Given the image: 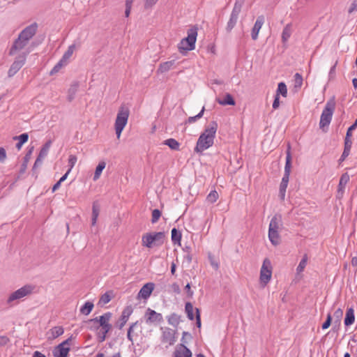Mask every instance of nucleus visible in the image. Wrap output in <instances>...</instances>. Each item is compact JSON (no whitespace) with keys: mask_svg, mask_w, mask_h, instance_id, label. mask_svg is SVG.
I'll return each mask as SVG.
<instances>
[{"mask_svg":"<svg viewBox=\"0 0 357 357\" xmlns=\"http://www.w3.org/2000/svg\"><path fill=\"white\" fill-rule=\"evenodd\" d=\"M307 255H304L303 259L301 260L298 266L296 268V272L298 274L302 273L304 271V269L307 265Z\"/></svg>","mask_w":357,"mask_h":357,"instance_id":"obj_39","label":"nucleus"},{"mask_svg":"<svg viewBox=\"0 0 357 357\" xmlns=\"http://www.w3.org/2000/svg\"><path fill=\"white\" fill-rule=\"evenodd\" d=\"M162 334L161 337L162 342L168 345H173L176 341V331L169 328H161Z\"/></svg>","mask_w":357,"mask_h":357,"instance_id":"obj_12","label":"nucleus"},{"mask_svg":"<svg viewBox=\"0 0 357 357\" xmlns=\"http://www.w3.org/2000/svg\"><path fill=\"white\" fill-rule=\"evenodd\" d=\"M137 322L133 323L128 330L127 337L132 343L133 342L132 337L131 335V333L133 331L134 328L137 326Z\"/></svg>","mask_w":357,"mask_h":357,"instance_id":"obj_50","label":"nucleus"},{"mask_svg":"<svg viewBox=\"0 0 357 357\" xmlns=\"http://www.w3.org/2000/svg\"><path fill=\"white\" fill-rule=\"evenodd\" d=\"M129 114L130 111L127 107L123 105L119 108L114 124L115 132L118 139L120 138L121 132L128 123Z\"/></svg>","mask_w":357,"mask_h":357,"instance_id":"obj_5","label":"nucleus"},{"mask_svg":"<svg viewBox=\"0 0 357 357\" xmlns=\"http://www.w3.org/2000/svg\"><path fill=\"white\" fill-rule=\"evenodd\" d=\"M292 33V24H287L283 29L282 33V41L283 43H286Z\"/></svg>","mask_w":357,"mask_h":357,"instance_id":"obj_24","label":"nucleus"},{"mask_svg":"<svg viewBox=\"0 0 357 357\" xmlns=\"http://www.w3.org/2000/svg\"><path fill=\"white\" fill-rule=\"evenodd\" d=\"M217 101L220 105H234L235 101L233 98V97L229 94L227 93L222 96H219L217 98Z\"/></svg>","mask_w":357,"mask_h":357,"instance_id":"obj_21","label":"nucleus"},{"mask_svg":"<svg viewBox=\"0 0 357 357\" xmlns=\"http://www.w3.org/2000/svg\"><path fill=\"white\" fill-rule=\"evenodd\" d=\"M204 107L202 108V109L200 111V112L198 114H197L194 116L189 117L187 120V123H195L197 120H198L202 117V116L204 114Z\"/></svg>","mask_w":357,"mask_h":357,"instance_id":"obj_42","label":"nucleus"},{"mask_svg":"<svg viewBox=\"0 0 357 357\" xmlns=\"http://www.w3.org/2000/svg\"><path fill=\"white\" fill-rule=\"evenodd\" d=\"M196 310V324L198 328L201 327V318L200 313L198 308H195Z\"/></svg>","mask_w":357,"mask_h":357,"instance_id":"obj_54","label":"nucleus"},{"mask_svg":"<svg viewBox=\"0 0 357 357\" xmlns=\"http://www.w3.org/2000/svg\"><path fill=\"white\" fill-rule=\"evenodd\" d=\"M29 51H27L19 55L17 59L13 63L8 70L9 77L15 75L20 70V69L24 65L26 60V56L29 54Z\"/></svg>","mask_w":357,"mask_h":357,"instance_id":"obj_11","label":"nucleus"},{"mask_svg":"<svg viewBox=\"0 0 357 357\" xmlns=\"http://www.w3.org/2000/svg\"><path fill=\"white\" fill-rule=\"evenodd\" d=\"M6 158V153L3 148H0V161L3 162Z\"/></svg>","mask_w":357,"mask_h":357,"instance_id":"obj_55","label":"nucleus"},{"mask_svg":"<svg viewBox=\"0 0 357 357\" xmlns=\"http://www.w3.org/2000/svg\"><path fill=\"white\" fill-rule=\"evenodd\" d=\"M75 50V45H70L68 47V50H66V52L63 54L61 59H63L66 63H68V61L70 59V57L72 56V55L73 54Z\"/></svg>","mask_w":357,"mask_h":357,"instance_id":"obj_31","label":"nucleus"},{"mask_svg":"<svg viewBox=\"0 0 357 357\" xmlns=\"http://www.w3.org/2000/svg\"><path fill=\"white\" fill-rule=\"evenodd\" d=\"M71 340H72V336H70L69 338H68L67 340H64L63 342H62L59 344H62V347H69V345L70 344Z\"/></svg>","mask_w":357,"mask_h":357,"instance_id":"obj_58","label":"nucleus"},{"mask_svg":"<svg viewBox=\"0 0 357 357\" xmlns=\"http://www.w3.org/2000/svg\"><path fill=\"white\" fill-rule=\"evenodd\" d=\"M164 144L168 146L172 150H178L180 144L174 139L170 138L164 142Z\"/></svg>","mask_w":357,"mask_h":357,"instance_id":"obj_32","label":"nucleus"},{"mask_svg":"<svg viewBox=\"0 0 357 357\" xmlns=\"http://www.w3.org/2000/svg\"><path fill=\"white\" fill-rule=\"evenodd\" d=\"M111 301V296L109 294H104L100 298L99 303L102 305H105Z\"/></svg>","mask_w":357,"mask_h":357,"instance_id":"obj_46","label":"nucleus"},{"mask_svg":"<svg viewBox=\"0 0 357 357\" xmlns=\"http://www.w3.org/2000/svg\"><path fill=\"white\" fill-rule=\"evenodd\" d=\"M331 314H328L327 315V318H326V320L325 321V322L322 324V329L325 330V329H327L328 328H329L331 324Z\"/></svg>","mask_w":357,"mask_h":357,"instance_id":"obj_51","label":"nucleus"},{"mask_svg":"<svg viewBox=\"0 0 357 357\" xmlns=\"http://www.w3.org/2000/svg\"><path fill=\"white\" fill-rule=\"evenodd\" d=\"M70 347H62V344H59L52 351L54 357H68L70 351Z\"/></svg>","mask_w":357,"mask_h":357,"instance_id":"obj_20","label":"nucleus"},{"mask_svg":"<svg viewBox=\"0 0 357 357\" xmlns=\"http://www.w3.org/2000/svg\"><path fill=\"white\" fill-rule=\"evenodd\" d=\"M356 10H357V0H355L351 3L348 11L349 13H351Z\"/></svg>","mask_w":357,"mask_h":357,"instance_id":"obj_56","label":"nucleus"},{"mask_svg":"<svg viewBox=\"0 0 357 357\" xmlns=\"http://www.w3.org/2000/svg\"><path fill=\"white\" fill-rule=\"evenodd\" d=\"M68 64L63 59H60L59 61L54 66V67L52 69L50 74L53 75L54 73H58L63 67L66 66Z\"/></svg>","mask_w":357,"mask_h":357,"instance_id":"obj_38","label":"nucleus"},{"mask_svg":"<svg viewBox=\"0 0 357 357\" xmlns=\"http://www.w3.org/2000/svg\"><path fill=\"white\" fill-rule=\"evenodd\" d=\"M13 140H18V142L16 144V148L18 151L22 149V146L24 144H25L29 139L28 133H22L19 136L13 137Z\"/></svg>","mask_w":357,"mask_h":357,"instance_id":"obj_22","label":"nucleus"},{"mask_svg":"<svg viewBox=\"0 0 357 357\" xmlns=\"http://www.w3.org/2000/svg\"><path fill=\"white\" fill-rule=\"evenodd\" d=\"M167 321L169 324L173 326H176L180 322V317L178 314L173 313L167 317Z\"/></svg>","mask_w":357,"mask_h":357,"instance_id":"obj_34","label":"nucleus"},{"mask_svg":"<svg viewBox=\"0 0 357 357\" xmlns=\"http://www.w3.org/2000/svg\"><path fill=\"white\" fill-rule=\"evenodd\" d=\"M132 312V307L128 306L126 307L123 311L122 312V314L121 316V318L119 319V324L118 325L119 328L121 329L125 326L126 322L128 321L129 317Z\"/></svg>","mask_w":357,"mask_h":357,"instance_id":"obj_18","label":"nucleus"},{"mask_svg":"<svg viewBox=\"0 0 357 357\" xmlns=\"http://www.w3.org/2000/svg\"><path fill=\"white\" fill-rule=\"evenodd\" d=\"M144 317L147 324H159L163 320L162 315L160 313H158L150 308L146 310Z\"/></svg>","mask_w":357,"mask_h":357,"instance_id":"obj_13","label":"nucleus"},{"mask_svg":"<svg viewBox=\"0 0 357 357\" xmlns=\"http://www.w3.org/2000/svg\"><path fill=\"white\" fill-rule=\"evenodd\" d=\"M161 216V212L158 209H154L152 211V218H151V222L155 223L158 221L159 218Z\"/></svg>","mask_w":357,"mask_h":357,"instance_id":"obj_43","label":"nucleus"},{"mask_svg":"<svg viewBox=\"0 0 357 357\" xmlns=\"http://www.w3.org/2000/svg\"><path fill=\"white\" fill-rule=\"evenodd\" d=\"M280 102L282 103L283 100H281V97H280L279 95L275 94V96H274V101H273V105H272L273 109H278Z\"/></svg>","mask_w":357,"mask_h":357,"instance_id":"obj_45","label":"nucleus"},{"mask_svg":"<svg viewBox=\"0 0 357 357\" xmlns=\"http://www.w3.org/2000/svg\"><path fill=\"white\" fill-rule=\"evenodd\" d=\"M70 172V170H68V171H67V172L60 178V179L59 180V181L61 183L62 182H63V181L67 178L68 175V174H69Z\"/></svg>","mask_w":357,"mask_h":357,"instance_id":"obj_61","label":"nucleus"},{"mask_svg":"<svg viewBox=\"0 0 357 357\" xmlns=\"http://www.w3.org/2000/svg\"><path fill=\"white\" fill-rule=\"evenodd\" d=\"M165 234L163 232H152L144 234L142 237V245L148 248L158 246L163 243Z\"/></svg>","mask_w":357,"mask_h":357,"instance_id":"obj_7","label":"nucleus"},{"mask_svg":"<svg viewBox=\"0 0 357 357\" xmlns=\"http://www.w3.org/2000/svg\"><path fill=\"white\" fill-rule=\"evenodd\" d=\"M218 129V124L215 121H212L206 127L204 131L200 135L197 142L195 151L197 153H202L213 146L215 133Z\"/></svg>","mask_w":357,"mask_h":357,"instance_id":"obj_2","label":"nucleus"},{"mask_svg":"<svg viewBox=\"0 0 357 357\" xmlns=\"http://www.w3.org/2000/svg\"><path fill=\"white\" fill-rule=\"evenodd\" d=\"M174 65H175L174 60L162 62V63H160V65L158 66V68L157 69V73L158 74L165 73L169 71L171 69H172L174 68Z\"/></svg>","mask_w":357,"mask_h":357,"instance_id":"obj_19","label":"nucleus"},{"mask_svg":"<svg viewBox=\"0 0 357 357\" xmlns=\"http://www.w3.org/2000/svg\"><path fill=\"white\" fill-rule=\"evenodd\" d=\"M288 184L281 182L280 185V193L283 199L285 195L286 189L287 188Z\"/></svg>","mask_w":357,"mask_h":357,"instance_id":"obj_52","label":"nucleus"},{"mask_svg":"<svg viewBox=\"0 0 357 357\" xmlns=\"http://www.w3.org/2000/svg\"><path fill=\"white\" fill-rule=\"evenodd\" d=\"M349 181V175L347 173H344L343 174H342V176L340 178V181H339V184H338L337 190V193H336V198L337 199H342L344 194L346 185Z\"/></svg>","mask_w":357,"mask_h":357,"instance_id":"obj_14","label":"nucleus"},{"mask_svg":"<svg viewBox=\"0 0 357 357\" xmlns=\"http://www.w3.org/2000/svg\"><path fill=\"white\" fill-rule=\"evenodd\" d=\"M111 318L112 313L108 312L98 317L90 319L89 321L98 324V326H95L96 329L98 330L100 328V331H103L105 333H108L112 327V324L109 323Z\"/></svg>","mask_w":357,"mask_h":357,"instance_id":"obj_9","label":"nucleus"},{"mask_svg":"<svg viewBox=\"0 0 357 357\" xmlns=\"http://www.w3.org/2000/svg\"><path fill=\"white\" fill-rule=\"evenodd\" d=\"M100 212V206L97 202H94L92 207V219L91 224L92 225H95L97 221V219L99 215Z\"/></svg>","mask_w":357,"mask_h":357,"instance_id":"obj_27","label":"nucleus"},{"mask_svg":"<svg viewBox=\"0 0 357 357\" xmlns=\"http://www.w3.org/2000/svg\"><path fill=\"white\" fill-rule=\"evenodd\" d=\"M187 317L190 320H194L195 317L193 314L194 307L191 303H186L185 307Z\"/></svg>","mask_w":357,"mask_h":357,"instance_id":"obj_36","label":"nucleus"},{"mask_svg":"<svg viewBox=\"0 0 357 357\" xmlns=\"http://www.w3.org/2000/svg\"><path fill=\"white\" fill-rule=\"evenodd\" d=\"M187 37L183 38L178 44V49L181 53L193 50L195 48V43L197 37V29L195 27L188 30Z\"/></svg>","mask_w":357,"mask_h":357,"instance_id":"obj_4","label":"nucleus"},{"mask_svg":"<svg viewBox=\"0 0 357 357\" xmlns=\"http://www.w3.org/2000/svg\"><path fill=\"white\" fill-rule=\"evenodd\" d=\"M107 334V333H105V331H100L98 333V337L99 341L100 342H104L105 340Z\"/></svg>","mask_w":357,"mask_h":357,"instance_id":"obj_53","label":"nucleus"},{"mask_svg":"<svg viewBox=\"0 0 357 357\" xmlns=\"http://www.w3.org/2000/svg\"><path fill=\"white\" fill-rule=\"evenodd\" d=\"M272 277V265L271 261L266 258L262 264L260 270L259 280L263 287H265L271 280Z\"/></svg>","mask_w":357,"mask_h":357,"instance_id":"obj_10","label":"nucleus"},{"mask_svg":"<svg viewBox=\"0 0 357 357\" xmlns=\"http://www.w3.org/2000/svg\"><path fill=\"white\" fill-rule=\"evenodd\" d=\"M357 128V119L355 120V122L353 125H351L347 130L346 134V139H350V137L352 135V131Z\"/></svg>","mask_w":357,"mask_h":357,"instance_id":"obj_44","label":"nucleus"},{"mask_svg":"<svg viewBox=\"0 0 357 357\" xmlns=\"http://www.w3.org/2000/svg\"><path fill=\"white\" fill-rule=\"evenodd\" d=\"M77 157L74 155H70L69 156V158H68V166H69V169L68 170H70V172L71 171V169L73 168V167L75 166L76 162H77Z\"/></svg>","mask_w":357,"mask_h":357,"instance_id":"obj_47","label":"nucleus"},{"mask_svg":"<svg viewBox=\"0 0 357 357\" xmlns=\"http://www.w3.org/2000/svg\"><path fill=\"white\" fill-rule=\"evenodd\" d=\"M51 144V141L46 142L41 148L38 157L43 160L48 154Z\"/></svg>","mask_w":357,"mask_h":357,"instance_id":"obj_30","label":"nucleus"},{"mask_svg":"<svg viewBox=\"0 0 357 357\" xmlns=\"http://www.w3.org/2000/svg\"><path fill=\"white\" fill-rule=\"evenodd\" d=\"M293 82V87L294 89L301 88L303 85V77L299 73H296L294 76Z\"/></svg>","mask_w":357,"mask_h":357,"instance_id":"obj_33","label":"nucleus"},{"mask_svg":"<svg viewBox=\"0 0 357 357\" xmlns=\"http://www.w3.org/2000/svg\"><path fill=\"white\" fill-rule=\"evenodd\" d=\"M355 321L354 310L353 308H349L347 310L344 319V325L347 326H351Z\"/></svg>","mask_w":357,"mask_h":357,"instance_id":"obj_25","label":"nucleus"},{"mask_svg":"<svg viewBox=\"0 0 357 357\" xmlns=\"http://www.w3.org/2000/svg\"><path fill=\"white\" fill-rule=\"evenodd\" d=\"M351 144L352 142L351 139H344V149L340 158L339 159L340 163L344 161L349 155Z\"/></svg>","mask_w":357,"mask_h":357,"instance_id":"obj_23","label":"nucleus"},{"mask_svg":"<svg viewBox=\"0 0 357 357\" xmlns=\"http://www.w3.org/2000/svg\"><path fill=\"white\" fill-rule=\"evenodd\" d=\"M192 352L183 344H178L174 352V357H191Z\"/></svg>","mask_w":357,"mask_h":357,"instance_id":"obj_16","label":"nucleus"},{"mask_svg":"<svg viewBox=\"0 0 357 357\" xmlns=\"http://www.w3.org/2000/svg\"><path fill=\"white\" fill-rule=\"evenodd\" d=\"M264 22V18L263 16H259L258 17V18L257 19L255 23V25L252 29V38L253 40H257V38H258V35H259V31L263 25Z\"/></svg>","mask_w":357,"mask_h":357,"instance_id":"obj_17","label":"nucleus"},{"mask_svg":"<svg viewBox=\"0 0 357 357\" xmlns=\"http://www.w3.org/2000/svg\"><path fill=\"white\" fill-rule=\"evenodd\" d=\"M335 107V97L333 96L328 100L321 113L319 122V126L321 128H324L325 126H328L330 124Z\"/></svg>","mask_w":357,"mask_h":357,"instance_id":"obj_8","label":"nucleus"},{"mask_svg":"<svg viewBox=\"0 0 357 357\" xmlns=\"http://www.w3.org/2000/svg\"><path fill=\"white\" fill-rule=\"evenodd\" d=\"M33 357H46L44 354H41L40 351H35L33 353Z\"/></svg>","mask_w":357,"mask_h":357,"instance_id":"obj_64","label":"nucleus"},{"mask_svg":"<svg viewBox=\"0 0 357 357\" xmlns=\"http://www.w3.org/2000/svg\"><path fill=\"white\" fill-rule=\"evenodd\" d=\"M343 316V311L342 309L338 308L334 312V317L336 319V321L340 323L341 319Z\"/></svg>","mask_w":357,"mask_h":357,"instance_id":"obj_48","label":"nucleus"},{"mask_svg":"<svg viewBox=\"0 0 357 357\" xmlns=\"http://www.w3.org/2000/svg\"><path fill=\"white\" fill-rule=\"evenodd\" d=\"M218 193L216 190H212L211 192L207 195L206 200L209 203H214L217 201L218 199Z\"/></svg>","mask_w":357,"mask_h":357,"instance_id":"obj_40","label":"nucleus"},{"mask_svg":"<svg viewBox=\"0 0 357 357\" xmlns=\"http://www.w3.org/2000/svg\"><path fill=\"white\" fill-rule=\"evenodd\" d=\"M93 307L94 305L92 302L87 301L80 307V313L84 315H89L91 312Z\"/></svg>","mask_w":357,"mask_h":357,"instance_id":"obj_28","label":"nucleus"},{"mask_svg":"<svg viewBox=\"0 0 357 357\" xmlns=\"http://www.w3.org/2000/svg\"><path fill=\"white\" fill-rule=\"evenodd\" d=\"M64 333V329L62 326H55L51 328L49 331V334L50 336V339H55L60 335H63Z\"/></svg>","mask_w":357,"mask_h":357,"instance_id":"obj_26","label":"nucleus"},{"mask_svg":"<svg viewBox=\"0 0 357 357\" xmlns=\"http://www.w3.org/2000/svg\"><path fill=\"white\" fill-rule=\"evenodd\" d=\"M38 25L36 23L24 28L19 34L17 38L14 41L9 51V54L14 56L24 49L29 41L34 36L37 31Z\"/></svg>","mask_w":357,"mask_h":357,"instance_id":"obj_1","label":"nucleus"},{"mask_svg":"<svg viewBox=\"0 0 357 357\" xmlns=\"http://www.w3.org/2000/svg\"><path fill=\"white\" fill-rule=\"evenodd\" d=\"M171 289L174 292H175L176 294L180 293V287L177 283L172 284L171 286Z\"/></svg>","mask_w":357,"mask_h":357,"instance_id":"obj_57","label":"nucleus"},{"mask_svg":"<svg viewBox=\"0 0 357 357\" xmlns=\"http://www.w3.org/2000/svg\"><path fill=\"white\" fill-rule=\"evenodd\" d=\"M34 289L32 285H24L11 293L6 301V303L12 307L17 305L20 299L30 295Z\"/></svg>","mask_w":357,"mask_h":357,"instance_id":"obj_6","label":"nucleus"},{"mask_svg":"<svg viewBox=\"0 0 357 357\" xmlns=\"http://www.w3.org/2000/svg\"><path fill=\"white\" fill-rule=\"evenodd\" d=\"M291 156L289 150L287 152V156H286V162L284 166V173L290 174L291 172Z\"/></svg>","mask_w":357,"mask_h":357,"instance_id":"obj_37","label":"nucleus"},{"mask_svg":"<svg viewBox=\"0 0 357 357\" xmlns=\"http://www.w3.org/2000/svg\"><path fill=\"white\" fill-rule=\"evenodd\" d=\"M155 288V284L153 282H148L145 284L139 290L137 294L138 299H148L151 295Z\"/></svg>","mask_w":357,"mask_h":357,"instance_id":"obj_15","label":"nucleus"},{"mask_svg":"<svg viewBox=\"0 0 357 357\" xmlns=\"http://www.w3.org/2000/svg\"><path fill=\"white\" fill-rule=\"evenodd\" d=\"M158 0H144V8L150 9L151 8Z\"/></svg>","mask_w":357,"mask_h":357,"instance_id":"obj_49","label":"nucleus"},{"mask_svg":"<svg viewBox=\"0 0 357 357\" xmlns=\"http://www.w3.org/2000/svg\"><path fill=\"white\" fill-rule=\"evenodd\" d=\"M282 226V217L280 215H275L269 223L268 238L273 245H278L280 243L279 231Z\"/></svg>","mask_w":357,"mask_h":357,"instance_id":"obj_3","label":"nucleus"},{"mask_svg":"<svg viewBox=\"0 0 357 357\" xmlns=\"http://www.w3.org/2000/svg\"><path fill=\"white\" fill-rule=\"evenodd\" d=\"M238 17L236 15L231 14L229 21L227 23V29L231 30L237 22Z\"/></svg>","mask_w":357,"mask_h":357,"instance_id":"obj_41","label":"nucleus"},{"mask_svg":"<svg viewBox=\"0 0 357 357\" xmlns=\"http://www.w3.org/2000/svg\"><path fill=\"white\" fill-rule=\"evenodd\" d=\"M105 166L106 163L104 161H100L98 163V166L96 168L95 173L93 175V181H97L100 178L102 170L105 168Z\"/></svg>","mask_w":357,"mask_h":357,"instance_id":"obj_29","label":"nucleus"},{"mask_svg":"<svg viewBox=\"0 0 357 357\" xmlns=\"http://www.w3.org/2000/svg\"><path fill=\"white\" fill-rule=\"evenodd\" d=\"M43 162V159L40 158L39 157H38L35 161V163H34V167H36L37 166H39L42 164Z\"/></svg>","mask_w":357,"mask_h":357,"instance_id":"obj_62","label":"nucleus"},{"mask_svg":"<svg viewBox=\"0 0 357 357\" xmlns=\"http://www.w3.org/2000/svg\"><path fill=\"white\" fill-rule=\"evenodd\" d=\"M276 94L279 95L283 100L287 96V91H277Z\"/></svg>","mask_w":357,"mask_h":357,"instance_id":"obj_59","label":"nucleus"},{"mask_svg":"<svg viewBox=\"0 0 357 357\" xmlns=\"http://www.w3.org/2000/svg\"><path fill=\"white\" fill-rule=\"evenodd\" d=\"M61 183L58 181L52 187V192H55L56 190H58L60 188Z\"/></svg>","mask_w":357,"mask_h":357,"instance_id":"obj_63","label":"nucleus"},{"mask_svg":"<svg viewBox=\"0 0 357 357\" xmlns=\"http://www.w3.org/2000/svg\"><path fill=\"white\" fill-rule=\"evenodd\" d=\"M289 175H290V174L284 173V175L282 178L281 182L288 184L289 179Z\"/></svg>","mask_w":357,"mask_h":357,"instance_id":"obj_60","label":"nucleus"},{"mask_svg":"<svg viewBox=\"0 0 357 357\" xmlns=\"http://www.w3.org/2000/svg\"><path fill=\"white\" fill-rule=\"evenodd\" d=\"M181 239V234L176 228L172 229V241L174 243H179Z\"/></svg>","mask_w":357,"mask_h":357,"instance_id":"obj_35","label":"nucleus"}]
</instances>
